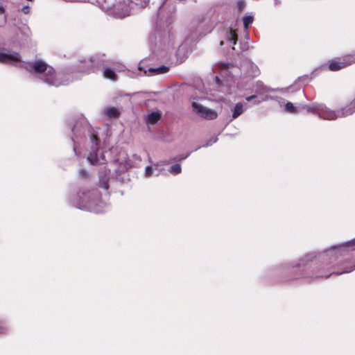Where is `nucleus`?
Wrapping results in <instances>:
<instances>
[{
	"instance_id": "30",
	"label": "nucleus",
	"mask_w": 355,
	"mask_h": 355,
	"mask_svg": "<svg viewBox=\"0 0 355 355\" xmlns=\"http://www.w3.org/2000/svg\"><path fill=\"white\" fill-rule=\"evenodd\" d=\"M7 330V326L4 323L0 322V334L5 333Z\"/></svg>"
},
{
	"instance_id": "13",
	"label": "nucleus",
	"mask_w": 355,
	"mask_h": 355,
	"mask_svg": "<svg viewBox=\"0 0 355 355\" xmlns=\"http://www.w3.org/2000/svg\"><path fill=\"white\" fill-rule=\"evenodd\" d=\"M355 112V99L346 107L337 110L338 118L345 117Z\"/></svg>"
},
{
	"instance_id": "5",
	"label": "nucleus",
	"mask_w": 355,
	"mask_h": 355,
	"mask_svg": "<svg viewBox=\"0 0 355 355\" xmlns=\"http://www.w3.org/2000/svg\"><path fill=\"white\" fill-rule=\"evenodd\" d=\"M97 3L103 10L115 18L122 19L134 12L135 7L145 8L150 0H127L111 5L107 0H97Z\"/></svg>"
},
{
	"instance_id": "43",
	"label": "nucleus",
	"mask_w": 355,
	"mask_h": 355,
	"mask_svg": "<svg viewBox=\"0 0 355 355\" xmlns=\"http://www.w3.org/2000/svg\"><path fill=\"white\" fill-rule=\"evenodd\" d=\"M159 173H160V171H159V172L156 174V175H159Z\"/></svg>"
},
{
	"instance_id": "23",
	"label": "nucleus",
	"mask_w": 355,
	"mask_h": 355,
	"mask_svg": "<svg viewBox=\"0 0 355 355\" xmlns=\"http://www.w3.org/2000/svg\"><path fill=\"white\" fill-rule=\"evenodd\" d=\"M168 171L172 175H178L182 172V167L179 164H174L168 169Z\"/></svg>"
},
{
	"instance_id": "36",
	"label": "nucleus",
	"mask_w": 355,
	"mask_h": 355,
	"mask_svg": "<svg viewBox=\"0 0 355 355\" xmlns=\"http://www.w3.org/2000/svg\"><path fill=\"white\" fill-rule=\"evenodd\" d=\"M157 166H158V164H153V171L156 170V169H157Z\"/></svg>"
},
{
	"instance_id": "34",
	"label": "nucleus",
	"mask_w": 355,
	"mask_h": 355,
	"mask_svg": "<svg viewBox=\"0 0 355 355\" xmlns=\"http://www.w3.org/2000/svg\"><path fill=\"white\" fill-rule=\"evenodd\" d=\"M256 97H257V95H254H254H251V96H247V97L245 98V100H246L247 101H252V99L255 98Z\"/></svg>"
},
{
	"instance_id": "7",
	"label": "nucleus",
	"mask_w": 355,
	"mask_h": 355,
	"mask_svg": "<svg viewBox=\"0 0 355 355\" xmlns=\"http://www.w3.org/2000/svg\"><path fill=\"white\" fill-rule=\"evenodd\" d=\"M126 173L116 171V176L113 177L110 171L106 167L102 168L98 172V187L103 189L105 194H108V189L114 185L116 182L123 183L126 180Z\"/></svg>"
},
{
	"instance_id": "18",
	"label": "nucleus",
	"mask_w": 355,
	"mask_h": 355,
	"mask_svg": "<svg viewBox=\"0 0 355 355\" xmlns=\"http://www.w3.org/2000/svg\"><path fill=\"white\" fill-rule=\"evenodd\" d=\"M247 64L248 67H249V70L248 71L249 76L255 77L259 74V69L256 64H254L250 60L247 62Z\"/></svg>"
},
{
	"instance_id": "24",
	"label": "nucleus",
	"mask_w": 355,
	"mask_h": 355,
	"mask_svg": "<svg viewBox=\"0 0 355 355\" xmlns=\"http://www.w3.org/2000/svg\"><path fill=\"white\" fill-rule=\"evenodd\" d=\"M285 110L288 112L294 113V114L298 112L297 108L296 107H295L294 105L291 102H288L286 103Z\"/></svg>"
},
{
	"instance_id": "9",
	"label": "nucleus",
	"mask_w": 355,
	"mask_h": 355,
	"mask_svg": "<svg viewBox=\"0 0 355 355\" xmlns=\"http://www.w3.org/2000/svg\"><path fill=\"white\" fill-rule=\"evenodd\" d=\"M355 63V53L343 56V58L331 60L329 62V69L331 71H338Z\"/></svg>"
},
{
	"instance_id": "2",
	"label": "nucleus",
	"mask_w": 355,
	"mask_h": 355,
	"mask_svg": "<svg viewBox=\"0 0 355 355\" xmlns=\"http://www.w3.org/2000/svg\"><path fill=\"white\" fill-rule=\"evenodd\" d=\"M0 62L15 64L19 62V67L26 69L28 73L48 85L55 87L65 86L72 83L78 76L73 73L76 72H96L98 67L103 64V60L98 55L85 59L76 67H67L55 71L53 67L41 59L31 62H21L19 53L6 49L0 50Z\"/></svg>"
},
{
	"instance_id": "11",
	"label": "nucleus",
	"mask_w": 355,
	"mask_h": 355,
	"mask_svg": "<svg viewBox=\"0 0 355 355\" xmlns=\"http://www.w3.org/2000/svg\"><path fill=\"white\" fill-rule=\"evenodd\" d=\"M191 105L193 112H196L199 116L205 118V119L212 120L218 116L216 112L211 109L204 107L196 102H192Z\"/></svg>"
},
{
	"instance_id": "8",
	"label": "nucleus",
	"mask_w": 355,
	"mask_h": 355,
	"mask_svg": "<svg viewBox=\"0 0 355 355\" xmlns=\"http://www.w3.org/2000/svg\"><path fill=\"white\" fill-rule=\"evenodd\" d=\"M302 107L308 112L315 114L324 120H335L338 119L337 110H333L322 103L304 105Z\"/></svg>"
},
{
	"instance_id": "12",
	"label": "nucleus",
	"mask_w": 355,
	"mask_h": 355,
	"mask_svg": "<svg viewBox=\"0 0 355 355\" xmlns=\"http://www.w3.org/2000/svg\"><path fill=\"white\" fill-rule=\"evenodd\" d=\"M289 89H290V87L282 88V89H279V88L272 89V88H270V87L265 85L263 83V82H261L260 80H257L253 85L252 91L259 94H263L265 93H267V92H271V91L287 92L289 90Z\"/></svg>"
},
{
	"instance_id": "32",
	"label": "nucleus",
	"mask_w": 355,
	"mask_h": 355,
	"mask_svg": "<svg viewBox=\"0 0 355 355\" xmlns=\"http://www.w3.org/2000/svg\"><path fill=\"white\" fill-rule=\"evenodd\" d=\"M168 0H164L163 2L162 3V4L159 6V8H158V12L159 13L161 10L165 6V5L166 4L167 1Z\"/></svg>"
},
{
	"instance_id": "1",
	"label": "nucleus",
	"mask_w": 355,
	"mask_h": 355,
	"mask_svg": "<svg viewBox=\"0 0 355 355\" xmlns=\"http://www.w3.org/2000/svg\"><path fill=\"white\" fill-rule=\"evenodd\" d=\"M354 250L355 238L323 252L308 253L297 261L282 262L271 268L268 275L281 277L293 273L295 279H314L348 273L355 270V261L349 259L350 252Z\"/></svg>"
},
{
	"instance_id": "39",
	"label": "nucleus",
	"mask_w": 355,
	"mask_h": 355,
	"mask_svg": "<svg viewBox=\"0 0 355 355\" xmlns=\"http://www.w3.org/2000/svg\"><path fill=\"white\" fill-rule=\"evenodd\" d=\"M3 12V8L2 7H0V13Z\"/></svg>"
},
{
	"instance_id": "21",
	"label": "nucleus",
	"mask_w": 355,
	"mask_h": 355,
	"mask_svg": "<svg viewBox=\"0 0 355 355\" xmlns=\"http://www.w3.org/2000/svg\"><path fill=\"white\" fill-rule=\"evenodd\" d=\"M189 155H190V153H187L185 155H178V156H175L173 157H171L168 160L162 161V162H161V163L162 164V165H166L172 162H181V161L187 159Z\"/></svg>"
},
{
	"instance_id": "19",
	"label": "nucleus",
	"mask_w": 355,
	"mask_h": 355,
	"mask_svg": "<svg viewBox=\"0 0 355 355\" xmlns=\"http://www.w3.org/2000/svg\"><path fill=\"white\" fill-rule=\"evenodd\" d=\"M189 38H187V40L182 44H180L177 50V56L180 57L182 55V57L188 56L189 51L187 50V42Z\"/></svg>"
},
{
	"instance_id": "16",
	"label": "nucleus",
	"mask_w": 355,
	"mask_h": 355,
	"mask_svg": "<svg viewBox=\"0 0 355 355\" xmlns=\"http://www.w3.org/2000/svg\"><path fill=\"white\" fill-rule=\"evenodd\" d=\"M103 76L104 78L110 79L112 81H116L117 80V75L115 71L109 67L103 68Z\"/></svg>"
},
{
	"instance_id": "4",
	"label": "nucleus",
	"mask_w": 355,
	"mask_h": 355,
	"mask_svg": "<svg viewBox=\"0 0 355 355\" xmlns=\"http://www.w3.org/2000/svg\"><path fill=\"white\" fill-rule=\"evenodd\" d=\"M75 207L94 213L103 211L105 202L100 197L98 189L83 187L70 198Z\"/></svg>"
},
{
	"instance_id": "14",
	"label": "nucleus",
	"mask_w": 355,
	"mask_h": 355,
	"mask_svg": "<svg viewBox=\"0 0 355 355\" xmlns=\"http://www.w3.org/2000/svg\"><path fill=\"white\" fill-rule=\"evenodd\" d=\"M248 108L247 104H243L241 102L237 103L232 108V120L238 118L240 115H241L245 110Z\"/></svg>"
},
{
	"instance_id": "10",
	"label": "nucleus",
	"mask_w": 355,
	"mask_h": 355,
	"mask_svg": "<svg viewBox=\"0 0 355 355\" xmlns=\"http://www.w3.org/2000/svg\"><path fill=\"white\" fill-rule=\"evenodd\" d=\"M168 71H169V67L164 66V65H162V66H159L157 67H149L146 70L142 67L141 63H139L138 68L137 69V73L132 71L128 76L131 78H136L138 76L147 75L148 73H149V74H150L152 73H155L156 74H162V73H166Z\"/></svg>"
},
{
	"instance_id": "28",
	"label": "nucleus",
	"mask_w": 355,
	"mask_h": 355,
	"mask_svg": "<svg viewBox=\"0 0 355 355\" xmlns=\"http://www.w3.org/2000/svg\"><path fill=\"white\" fill-rule=\"evenodd\" d=\"M245 6V2L243 1H238L236 2V8L239 11H242Z\"/></svg>"
},
{
	"instance_id": "20",
	"label": "nucleus",
	"mask_w": 355,
	"mask_h": 355,
	"mask_svg": "<svg viewBox=\"0 0 355 355\" xmlns=\"http://www.w3.org/2000/svg\"><path fill=\"white\" fill-rule=\"evenodd\" d=\"M104 113L109 119L117 117L119 115V111L115 107H107L105 110Z\"/></svg>"
},
{
	"instance_id": "15",
	"label": "nucleus",
	"mask_w": 355,
	"mask_h": 355,
	"mask_svg": "<svg viewBox=\"0 0 355 355\" xmlns=\"http://www.w3.org/2000/svg\"><path fill=\"white\" fill-rule=\"evenodd\" d=\"M225 40L230 46L236 45L237 42V34L234 30L230 29L225 33Z\"/></svg>"
},
{
	"instance_id": "37",
	"label": "nucleus",
	"mask_w": 355,
	"mask_h": 355,
	"mask_svg": "<svg viewBox=\"0 0 355 355\" xmlns=\"http://www.w3.org/2000/svg\"><path fill=\"white\" fill-rule=\"evenodd\" d=\"M134 157H135V159H138V160L141 161V158H140V157H139V156H138V155H134Z\"/></svg>"
},
{
	"instance_id": "40",
	"label": "nucleus",
	"mask_w": 355,
	"mask_h": 355,
	"mask_svg": "<svg viewBox=\"0 0 355 355\" xmlns=\"http://www.w3.org/2000/svg\"><path fill=\"white\" fill-rule=\"evenodd\" d=\"M220 44V46H223L224 44V41H221Z\"/></svg>"
},
{
	"instance_id": "41",
	"label": "nucleus",
	"mask_w": 355,
	"mask_h": 355,
	"mask_svg": "<svg viewBox=\"0 0 355 355\" xmlns=\"http://www.w3.org/2000/svg\"><path fill=\"white\" fill-rule=\"evenodd\" d=\"M259 103H260V101H256V102H254V104H255V105H258V104H259Z\"/></svg>"
},
{
	"instance_id": "31",
	"label": "nucleus",
	"mask_w": 355,
	"mask_h": 355,
	"mask_svg": "<svg viewBox=\"0 0 355 355\" xmlns=\"http://www.w3.org/2000/svg\"><path fill=\"white\" fill-rule=\"evenodd\" d=\"M21 10L24 14H28L30 12V7L28 6H25Z\"/></svg>"
},
{
	"instance_id": "27",
	"label": "nucleus",
	"mask_w": 355,
	"mask_h": 355,
	"mask_svg": "<svg viewBox=\"0 0 355 355\" xmlns=\"http://www.w3.org/2000/svg\"><path fill=\"white\" fill-rule=\"evenodd\" d=\"M78 175L80 177H81L82 178H84V179H87L89 176L87 171L83 168L79 170Z\"/></svg>"
},
{
	"instance_id": "25",
	"label": "nucleus",
	"mask_w": 355,
	"mask_h": 355,
	"mask_svg": "<svg viewBox=\"0 0 355 355\" xmlns=\"http://www.w3.org/2000/svg\"><path fill=\"white\" fill-rule=\"evenodd\" d=\"M218 141V137L217 136H214L212 138H211L210 139H209L208 141H207L205 142V144H204L203 145H202L201 146L197 148L196 150H198L201 147H208V146H211L213 144L216 143V141Z\"/></svg>"
},
{
	"instance_id": "38",
	"label": "nucleus",
	"mask_w": 355,
	"mask_h": 355,
	"mask_svg": "<svg viewBox=\"0 0 355 355\" xmlns=\"http://www.w3.org/2000/svg\"><path fill=\"white\" fill-rule=\"evenodd\" d=\"M216 81L217 82V83H218L220 81V79H219L218 76H216Z\"/></svg>"
},
{
	"instance_id": "6",
	"label": "nucleus",
	"mask_w": 355,
	"mask_h": 355,
	"mask_svg": "<svg viewBox=\"0 0 355 355\" xmlns=\"http://www.w3.org/2000/svg\"><path fill=\"white\" fill-rule=\"evenodd\" d=\"M152 45L155 48L168 49L174 44V36L171 32L170 22L166 26L158 23L156 28L150 38Z\"/></svg>"
},
{
	"instance_id": "33",
	"label": "nucleus",
	"mask_w": 355,
	"mask_h": 355,
	"mask_svg": "<svg viewBox=\"0 0 355 355\" xmlns=\"http://www.w3.org/2000/svg\"><path fill=\"white\" fill-rule=\"evenodd\" d=\"M229 70V64H226L225 67L222 69L221 70V74L223 75V74H226V72H227V71Z\"/></svg>"
},
{
	"instance_id": "35",
	"label": "nucleus",
	"mask_w": 355,
	"mask_h": 355,
	"mask_svg": "<svg viewBox=\"0 0 355 355\" xmlns=\"http://www.w3.org/2000/svg\"><path fill=\"white\" fill-rule=\"evenodd\" d=\"M191 40H198V37L196 35V34H195V35H193V33H191Z\"/></svg>"
},
{
	"instance_id": "26",
	"label": "nucleus",
	"mask_w": 355,
	"mask_h": 355,
	"mask_svg": "<svg viewBox=\"0 0 355 355\" xmlns=\"http://www.w3.org/2000/svg\"><path fill=\"white\" fill-rule=\"evenodd\" d=\"M154 173L153 166H147L145 168V176L147 178L151 177Z\"/></svg>"
},
{
	"instance_id": "29",
	"label": "nucleus",
	"mask_w": 355,
	"mask_h": 355,
	"mask_svg": "<svg viewBox=\"0 0 355 355\" xmlns=\"http://www.w3.org/2000/svg\"><path fill=\"white\" fill-rule=\"evenodd\" d=\"M311 80V78L309 77V76H300L298 78L297 81L299 82H304L306 83H309V81Z\"/></svg>"
},
{
	"instance_id": "22",
	"label": "nucleus",
	"mask_w": 355,
	"mask_h": 355,
	"mask_svg": "<svg viewBox=\"0 0 355 355\" xmlns=\"http://www.w3.org/2000/svg\"><path fill=\"white\" fill-rule=\"evenodd\" d=\"M254 21L252 15H246L243 17V26L245 30H248Z\"/></svg>"
},
{
	"instance_id": "3",
	"label": "nucleus",
	"mask_w": 355,
	"mask_h": 355,
	"mask_svg": "<svg viewBox=\"0 0 355 355\" xmlns=\"http://www.w3.org/2000/svg\"><path fill=\"white\" fill-rule=\"evenodd\" d=\"M69 128L73 133L71 141L73 144V150L76 154L78 145L84 141L88 142L90 145L87 155L88 162L92 165L106 163V154H110L115 148L112 147L108 151L99 149L98 129L92 128L85 117H80L73 123L69 124Z\"/></svg>"
},
{
	"instance_id": "17",
	"label": "nucleus",
	"mask_w": 355,
	"mask_h": 355,
	"mask_svg": "<svg viewBox=\"0 0 355 355\" xmlns=\"http://www.w3.org/2000/svg\"><path fill=\"white\" fill-rule=\"evenodd\" d=\"M161 118V113L159 112H153L146 116V121L147 123L155 124Z\"/></svg>"
},
{
	"instance_id": "42",
	"label": "nucleus",
	"mask_w": 355,
	"mask_h": 355,
	"mask_svg": "<svg viewBox=\"0 0 355 355\" xmlns=\"http://www.w3.org/2000/svg\"><path fill=\"white\" fill-rule=\"evenodd\" d=\"M113 162H118V159H113Z\"/></svg>"
}]
</instances>
